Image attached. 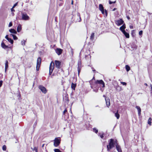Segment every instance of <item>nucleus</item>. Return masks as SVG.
Segmentation results:
<instances>
[{
  "mask_svg": "<svg viewBox=\"0 0 152 152\" xmlns=\"http://www.w3.org/2000/svg\"><path fill=\"white\" fill-rule=\"evenodd\" d=\"M148 14L149 15H151V13H150L148 12Z\"/></svg>",
  "mask_w": 152,
  "mask_h": 152,
  "instance_id": "nucleus-52",
  "label": "nucleus"
},
{
  "mask_svg": "<svg viewBox=\"0 0 152 152\" xmlns=\"http://www.w3.org/2000/svg\"><path fill=\"white\" fill-rule=\"evenodd\" d=\"M121 83L123 85L126 86V83L124 82H121Z\"/></svg>",
  "mask_w": 152,
  "mask_h": 152,
  "instance_id": "nucleus-38",
  "label": "nucleus"
},
{
  "mask_svg": "<svg viewBox=\"0 0 152 152\" xmlns=\"http://www.w3.org/2000/svg\"><path fill=\"white\" fill-rule=\"evenodd\" d=\"M21 15L22 16V19L23 20H28L29 19V17L27 15L25 12H21Z\"/></svg>",
  "mask_w": 152,
  "mask_h": 152,
  "instance_id": "nucleus-4",
  "label": "nucleus"
},
{
  "mask_svg": "<svg viewBox=\"0 0 152 152\" xmlns=\"http://www.w3.org/2000/svg\"><path fill=\"white\" fill-rule=\"evenodd\" d=\"M9 31L10 33H12L16 34L17 33L16 31L14 29H11Z\"/></svg>",
  "mask_w": 152,
  "mask_h": 152,
  "instance_id": "nucleus-19",
  "label": "nucleus"
},
{
  "mask_svg": "<svg viewBox=\"0 0 152 152\" xmlns=\"http://www.w3.org/2000/svg\"><path fill=\"white\" fill-rule=\"evenodd\" d=\"M54 63L52 61L50 64V67H49V75H50L53 71V70L54 69Z\"/></svg>",
  "mask_w": 152,
  "mask_h": 152,
  "instance_id": "nucleus-6",
  "label": "nucleus"
},
{
  "mask_svg": "<svg viewBox=\"0 0 152 152\" xmlns=\"http://www.w3.org/2000/svg\"><path fill=\"white\" fill-rule=\"evenodd\" d=\"M123 33L125 35L126 38H129V33L126 32L125 31H124V32H123Z\"/></svg>",
  "mask_w": 152,
  "mask_h": 152,
  "instance_id": "nucleus-20",
  "label": "nucleus"
},
{
  "mask_svg": "<svg viewBox=\"0 0 152 152\" xmlns=\"http://www.w3.org/2000/svg\"><path fill=\"white\" fill-rule=\"evenodd\" d=\"M125 68L127 72H128L130 69V67L128 65H126Z\"/></svg>",
  "mask_w": 152,
  "mask_h": 152,
  "instance_id": "nucleus-29",
  "label": "nucleus"
},
{
  "mask_svg": "<svg viewBox=\"0 0 152 152\" xmlns=\"http://www.w3.org/2000/svg\"><path fill=\"white\" fill-rule=\"evenodd\" d=\"M12 22H10V23H9V27H11L12 26Z\"/></svg>",
  "mask_w": 152,
  "mask_h": 152,
  "instance_id": "nucleus-41",
  "label": "nucleus"
},
{
  "mask_svg": "<svg viewBox=\"0 0 152 152\" xmlns=\"http://www.w3.org/2000/svg\"><path fill=\"white\" fill-rule=\"evenodd\" d=\"M26 42V40H23L21 42V45L23 46L25 45Z\"/></svg>",
  "mask_w": 152,
  "mask_h": 152,
  "instance_id": "nucleus-30",
  "label": "nucleus"
},
{
  "mask_svg": "<svg viewBox=\"0 0 152 152\" xmlns=\"http://www.w3.org/2000/svg\"><path fill=\"white\" fill-rule=\"evenodd\" d=\"M31 149L33 150V152H38L37 148L36 147H35L33 148H31Z\"/></svg>",
  "mask_w": 152,
  "mask_h": 152,
  "instance_id": "nucleus-31",
  "label": "nucleus"
},
{
  "mask_svg": "<svg viewBox=\"0 0 152 152\" xmlns=\"http://www.w3.org/2000/svg\"><path fill=\"white\" fill-rule=\"evenodd\" d=\"M64 101L65 102L67 103L69 101L67 95H66L63 98Z\"/></svg>",
  "mask_w": 152,
  "mask_h": 152,
  "instance_id": "nucleus-18",
  "label": "nucleus"
},
{
  "mask_svg": "<svg viewBox=\"0 0 152 152\" xmlns=\"http://www.w3.org/2000/svg\"><path fill=\"white\" fill-rule=\"evenodd\" d=\"M142 34V31H140L139 33V35H141Z\"/></svg>",
  "mask_w": 152,
  "mask_h": 152,
  "instance_id": "nucleus-42",
  "label": "nucleus"
},
{
  "mask_svg": "<svg viewBox=\"0 0 152 152\" xmlns=\"http://www.w3.org/2000/svg\"><path fill=\"white\" fill-rule=\"evenodd\" d=\"M115 2H116L115 1H113V2L111 1H110L109 2V3L110 4H111L113 3H115Z\"/></svg>",
  "mask_w": 152,
  "mask_h": 152,
  "instance_id": "nucleus-40",
  "label": "nucleus"
},
{
  "mask_svg": "<svg viewBox=\"0 0 152 152\" xmlns=\"http://www.w3.org/2000/svg\"><path fill=\"white\" fill-rule=\"evenodd\" d=\"M144 85H145L146 86H148L147 84V83H145Z\"/></svg>",
  "mask_w": 152,
  "mask_h": 152,
  "instance_id": "nucleus-50",
  "label": "nucleus"
},
{
  "mask_svg": "<svg viewBox=\"0 0 152 152\" xmlns=\"http://www.w3.org/2000/svg\"><path fill=\"white\" fill-rule=\"evenodd\" d=\"M44 144H43L42 145V147H43L44 146Z\"/></svg>",
  "mask_w": 152,
  "mask_h": 152,
  "instance_id": "nucleus-57",
  "label": "nucleus"
},
{
  "mask_svg": "<svg viewBox=\"0 0 152 152\" xmlns=\"http://www.w3.org/2000/svg\"><path fill=\"white\" fill-rule=\"evenodd\" d=\"M41 62V58L40 57L37 58L36 66V70L38 71L39 70Z\"/></svg>",
  "mask_w": 152,
  "mask_h": 152,
  "instance_id": "nucleus-5",
  "label": "nucleus"
},
{
  "mask_svg": "<svg viewBox=\"0 0 152 152\" xmlns=\"http://www.w3.org/2000/svg\"><path fill=\"white\" fill-rule=\"evenodd\" d=\"M77 17L79 18V19H78V20H77V21H78L79 22H80L81 21V17H80V13H78L77 14Z\"/></svg>",
  "mask_w": 152,
  "mask_h": 152,
  "instance_id": "nucleus-27",
  "label": "nucleus"
},
{
  "mask_svg": "<svg viewBox=\"0 0 152 152\" xmlns=\"http://www.w3.org/2000/svg\"><path fill=\"white\" fill-rule=\"evenodd\" d=\"M8 40H7L10 42L11 44H12L13 43V39H12L11 38H9Z\"/></svg>",
  "mask_w": 152,
  "mask_h": 152,
  "instance_id": "nucleus-34",
  "label": "nucleus"
},
{
  "mask_svg": "<svg viewBox=\"0 0 152 152\" xmlns=\"http://www.w3.org/2000/svg\"><path fill=\"white\" fill-rule=\"evenodd\" d=\"M93 91L96 92H97L98 91V89L96 88L94 89H93Z\"/></svg>",
  "mask_w": 152,
  "mask_h": 152,
  "instance_id": "nucleus-43",
  "label": "nucleus"
},
{
  "mask_svg": "<svg viewBox=\"0 0 152 152\" xmlns=\"http://www.w3.org/2000/svg\"><path fill=\"white\" fill-rule=\"evenodd\" d=\"M21 26L20 25H19L17 28V31L18 32H20L21 30Z\"/></svg>",
  "mask_w": 152,
  "mask_h": 152,
  "instance_id": "nucleus-22",
  "label": "nucleus"
},
{
  "mask_svg": "<svg viewBox=\"0 0 152 152\" xmlns=\"http://www.w3.org/2000/svg\"><path fill=\"white\" fill-rule=\"evenodd\" d=\"M95 83L97 86H102V88H100V90L102 92L104 89L103 88L105 87L104 83L103 81L102 80H97L96 81Z\"/></svg>",
  "mask_w": 152,
  "mask_h": 152,
  "instance_id": "nucleus-2",
  "label": "nucleus"
},
{
  "mask_svg": "<svg viewBox=\"0 0 152 152\" xmlns=\"http://www.w3.org/2000/svg\"><path fill=\"white\" fill-rule=\"evenodd\" d=\"M55 152H62L60 150L58 149H54Z\"/></svg>",
  "mask_w": 152,
  "mask_h": 152,
  "instance_id": "nucleus-36",
  "label": "nucleus"
},
{
  "mask_svg": "<svg viewBox=\"0 0 152 152\" xmlns=\"http://www.w3.org/2000/svg\"><path fill=\"white\" fill-rule=\"evenodd\" d=\"M115 116L116 117L117 119H118L120 117V115L118 114V111L115 113Z\"/></svg>",
  "mask_w": 152,
  "mask_h": 152,
  "instance_id": "nucleus-26",
  "label": "nucleus"
},
{
  "mask_svg": "<svg viewBox=\"0 0 152 152\" xmlns=\"http://www.w3.org/2000/svg\"><path fill=\"white\" fill-rule=\"evenodd\" d=\"M104 134L103 132L99 133L98 135L102 139H103L104 137Z\"/></svg>",
  "mask_w": 152,
  "mask_h": 152,
  "instance_id": "nucleus-25",
  "label": "nucleus"
},
{
  "mask_svg": "<svg viewBox=\"0 0 152 152\" xmlns=\"http://www.w3.org/2000/svg\"><path fill=\"white\" fill-rule=\"evenodd\" d=\"M5 38L7 40H8V39H9V37H8V35H7L5 37Z\"/></svg>",
  "mask_w": 152,
  "mask_h": 152,
  "instance_id": "nucleus-44",
  "label": "nucleus"
},
{
  "mask_svg": "<svg viewBox=\"0 0 152 152\" xmlns=\"http://www.w3.org/2000/svg\"><path fill=\"white\" fill-rule=\"evenodd\" d=\"M61 138L60 137H56L54 140V145L57 147L60 144L61 142Z\"/></svg>",
  "mask_w": 152,
  "mask_h": 152,
  "instance_id": "nucleus-3",
  "label": "nucleus"
},
{
  "mask_svg": "<svg viewBox=\"0 0 152 152\" xmlns=\"http://www.w3.org/2000/svg\"><path fill=\"white\" fill-rule=\"evenodd\" d=\"M126 17H127V18L128 19V20H130V17H129V16H126Z\"/></svg>",
  "mask_w": 152,
  "mask_h": 152,
  "instance_id": "nucleus-49",
  "label": "nucleus"
},
{
  "mask_svg": "<svg viewBox=\"0 0 152 152\" xmlns=\"http://www.w3.org/2000/svg\"><path fill=\"white\" fill-rule=\"evenodd\" d=\"M55 66L56 67H57L58 68H60V65L61 63L59 61L56 60L55 61Z\"/></svg>",
  "mask_w": 152,
  "mask_h": 152,
  "instance_id": "nucleus-11",
  "label": "nucleus"
},
{
  "mask_svg": "<svg viewBox=\"0 0 152 152\" xmlns=\"http://www.w3.org/2000/svg\"><path fill=\"white\" fill-rule=\"evenodd\" d=\"M130 28H133V27L132 26H130Z\"/></svg>",
  "mask_w": 152,
  "mask_h": 152,
  "instance_id": "nucleus-54",
  "label": "nucleus"
},
{
  "mask_svg": "<svg viewBox=\"0 0 152 152\" xmlns=\"http://www.w3.org/2000/svg\"><path fill=\"white\" fill-rule=\"evenodd\" d=\"M115 10H116V9L115 8H114V9H113V11H114Z\"/></svg>",
  "mask_w": 152,
  "mask_h": 152,
  "instance_id": "nucleus-51",
  "label": "nucleus"
},
{
  "mask_svg": "<svg viewBox=\"0 0 152 152\" xmlns=\"http://www.w3.org/2000/svg\"><path fill=\"white\" fill-rule=\"evenodd\" d=\"M92 70L93 72L95 71V70L94 69Z\"/></svg>",
  "mask_w": 152,
  "mask_h": 152,
  "instance_id": "nucleus-55",
  "label": "nucleus"
},
{
  "mask_svg": "<svg viewBox=\"0 0 152 152\" xmlns=\"http://www.w3.org/2000/svg\"><path fill=\"white\" fill-rule=\"evenodd\" d=\"M105 100L106 102V104L107 106L108 107L110 105V100L108 98H106Z\"/></svg>",
  "mask_w": 152,
  "mask_h": 152,
  "instance_id": "nucleus-13",
  "label": "nucleus"
},
{
  "mask_svg": "<svg viewBox=\"0 0 152 152\" xmlns=\"http://www.w3.org/2000/svg\"><path fill=\"white\" fill-rule=\"evenodd\" d=\"M99 9L100 11L104 10V8L103 5L101 4H99Z\"/></svg>",
  "mask_w": 152,
  "mask_h": 152,
  "instance_id": "nucleus-24",
  "label": "nucleus"
},
{
  "mask_svg": "<svg viewBox=\"0 0 152 152\" xmlns=\"http://www.w3.org/2000/svg\"><path fill=\"white\" fill-rule=\"evenodd\" d=\"M56 52V53L58 55H61L62 52L63 50L62 49L59 48H57L55 50Z\"/></svg>",
  "mask_w": 152,
  "mask_h": 152,
  "instance_id": "nucleus-10",
  "label": "nucleus"
},
{
  "mask_svg": "<svg viewBox=\"0 0 152 152\" xmlns=\"http://www.w3.org/2000/svg\"><path fill=\"white\" fill-rule=\"evenodd\" d=\"M2 150L4 151H5L6 150V146L5 145H4L2 147Z\"/></svg>",
  "mask_w": 152,
  "mask_h": 152,
  "instance_id": "nucleus-37",
  "label": "nucleus"
},
{
  "mask_svg": "<svg viewBox=\"0 0 152 152\" xmlns=\"http://www.w3.org/2000/svg\"><path fill=\"white\" fill-rule=\"evenodd\" d=\"M101 11V12L103 14L105 15V16L106 17H107V11L106 10H105L104 11V10L102 11Z\"/></svg>",
  "mask_w": 152,
  "mask_h": 152,
  "instance_id": "nucleus-21",
  "label": "nucleus"
},
{
  "mask_svg": "<svg viewBox=\"0 0 152 152\" xmlns=\"http://www.w3.org/2000/svg\"><path fill=\"white\" fill-rule=\"evenodd\" d=\"M72 4H73V1H72Z\"/></svg>",
  "mask_w": 152,
  "mask_h": 152,
  "instance_id": "nucleus-56",
  "label": "nucleus"
},
{
  "mask_svg": "<svg viewBox=\"0 0 152 152\" xmlns=\"http://www.w3.org/2000/svg\"><path fill=\"white\" fill-rule=\"evenodd\" d=\"M137 109L138 112V114L139 115H140L141 114V109L139 106H137L135 107Z\"/></svg>",
  "mask_w": 152,
  "mask_h": 152,
  "instance_id": "nucleus-15",
  "label": "nucleus"
},
{
  "mask_svg": "<svg viewBox=\"0 0 152 152\" xmlns=\"http://www.w3.org/2000/svg\"><path fill=\"white\" fill-rule=\"evenodd\" d=\"M67 110L66 109H65L63 112V114H64L67 112Z\"/></svg>",
  "mask_w": 152,
  "mask_h": 152,
  "instance_id": "nucleus-47",
  "label": "nucleus"
},
{
  "mask_svg": "<svg viewBox=\"0 0 152 152\" xmlns=\"http://www.w3.org/2000/svg\"><path fill=\"white\" fill-rule=\"evenodd\" d=\"M2 83H3V81L2 80L0 81V87H1L2 86Z\"/></svg>",
  "mask_w": 152,
  "mask_h": 152,
  "instance_id": "nucleus-45",
  "label": "nucleus"
},
{
  "mask_svg": "<svg viewBox=\"0 0 152 152\" xmlns=\"http://www.w3.org/2000/svg\"><path fill=\"white\" fill-rule=\"evenodd\" d=\"M37 121H36V122L34 123V125H33V128H34L36 127V125H37Z\"/></svg>",
  "mask_w": 152,
  "mask_h": 152,
  "instance_id": "nucleus-39",
  "label": "nucleus"
},
{
  "mask_svg": "<svg viewBox=\"0 0 152 152\" xmlns=\"http://www.w3.org/2000/svg\"><path fill=\"white\" fill-rule=\"evenodd\" d=\"M10 35H12L13 37L14 40H17L18 39L17 37L15 35L11 34Z\"/></svg>",
  "mask_w": 152,
  "mask_h": 152,
  "instance_id": "nucleus-33",
  "label": "nucleus"
},
{
  "mask_svg": "<svg viewBox=\"0 0 152 152\" xmlns=\"http://www.w3.org/2000/svg\"><path fill=\"white\" fill-rule=\"evenodd\" d=\"M103 96H104V97H105V96L104 95H103Z\"/></svg>",
  "mask_w": 152,
  "mask_h": 152,
  "instance_id": "nucleus-58",
  "label": "nucleus"
},
{
  "mask_svg": "<svg viewBox=\"0 0 152 152\" xmlns=\"http://www.w3.org/2000/svg\"><path fill=\"white\" fill-rule=\"evenodd\" d=\"M109 145H107V150L109 151L110 149H112L115 147V145L117 144V140H114L113 139H111L109 140Z\"/></svg>",
  "mask_w": 152,
  "mask_h": 152,
  "instance_id": "nucleus-1",
  "label": "nucleus"
},
{
  "mask_svg": "<svg viewBox=\"0 0 152 152\" xmlns=\"http://www.w3.org/2000/svg\"><path fill=\"white\" fill-rule=\"evenodd\" d=\"M124 22V21L122 19H121L119 20H116L115 21V23L117 25L119 26L122 24Z\"/></svg>",
  "mask_w": 152,
  "mask_h": 152,
  "instance_id": "nucleus-8",
  "label": "nucleus"
},
{
  "mask_svg": "<svg viewBox=\"0 0 152 152\" xmlns=\"http://www.w3.org/2000/svg\"><path fill=\"white\" fill-rule=\"evenodd\" d=\"M14 8H13V7L11 9V11L12 12L14 11L15 10H14Z\"/></svg>",
  "mask_w": 152,
  "mask_h": 152,
  "instance_id": "nucleus-48",
  "label": "nucleus"
},
{
  "mask_svg": "<svg viewBox=\"0 0 152 152\" xmlns=\"http://www.w3.org/2000/svg\"><path fill=\"white\" fill-rule=\"evenodd\" d=\"M1 46L4 49H6L8 48V46L6 45L3 42H2L1 43Z\"/></svg>",
  "mask_w": 152,
  "mask_h": 152,
  "instance_id": "nucleus-16",
  "label": "nucleus"
},
{
  "mask_svg": "<svg viewBox=\"0 0 152 152\" xmlns=\"http://www.w3.org/2000/svg\"><path fill=\"white\" fill-rule=\"evenodd\" d=\"M94 33H92L91 37H90V39L91 40H93L94 38Z\"/></svg>",
  "mask_w": 152,
  "mask_h": 152,
  "instance_id": "nucleus-28",
  "label": "nucleus"
},
{
  "mask_svg": "<svg viewBox=\"0 0 152 152\" xmlns=\"http://www.w3.org/2000/svg\"><path fill=\"white\" fill-rule=\"evenodd\" d=\"M126 28V26L125 24H123L121 26L120 28V30L122 32H124L125 31L124 29Z\"/></svg>",
  "mask_w": 152,
  "mask_h": 152,
  "instance_id": "nucleus-14",
  "label": "nucleus"
},
{
  "mask_svg": "<svg viewBox=\"0 0 152 152\" xmlns=\"http://www.w3.org/2000/svg\"><path fill=\"white\" fill-rule=\"evenodd\" d=\"M93 131L96 133H97L98 132V130L96 128H94L93 129Z\"/></svg>",
  "mask_w": 152,
  "mask_h": 152,
  "instance_id": "nucleus-35",
  "label": "nucleus"
},
{
  "mask_svg": "<svg viewBox=\"0 0 152 152\" xmlns=\"http://www.w3.org/2000/svg\"><path fill=\"white\" fill-rule=\"evenodd\" d=\"M76 86V84L72 83L71 84V87L74 90H75V87Z\"/></svg>",
  "mask_w": 152,
  "mask_h": 152,
  "instance_id": "nucleus-23",
  "label": "nucleus"
},
{
  "mask_svg": "<svg viewBox=\"0 0 152 152\" xmlns=\"http://www.w3.org/2000/svg\"><path fill=\"white\" fill-rule=\"evenodd\" d=\"M8 67V63L7 60H6L5 61V72H6L7 71V70Z\"/></svg>",
  "mask_w": 152,
  "mask_h": 152,
  "instance_id": "nucleus-17",
  "label": "nucleus"
},
{
  "mask_svg": "<svg viewBox=\"0 0 152 152\" xmlns=\"http://www.w3.org/2000/svg\"><path fill=\"white\" fill-rule=\"evenodd\" d=\"M18 2H17L16 3H15L13 6V8H14L15 7H16L18 4Z\"/></svg>",
  "mask_w": 152,
  "mask_h": 152,
  "instance_id": "nucleus-46",
  "label": "nucleus"
},
{
  "mask_svg": "<svg viewBox=\"0 0 152 152\" xmlns=\"http://www.w3.org/2000/svg\"><path fill=\"white\" fill-rule=\"evenodd\" d=\"M151 120H152L151 118H149L148 120V124H149L150 125H151Z\"/></svg>",
  "mask_w": 152,
  "mask_h": 152,
  "instance_id": "nucleus-32",
  "label": "nucleus"
},
{
  "mask_svg": "<svg viewBox=\"0 0 152 152\" xmlns=\"http://www.w3.org/2000/svg\"><path fill=\"white\" fill-rule=\"evenodd\" d=\"M115 146L116 149L118 152H122L121 147L118 144V143L116 144L115 145Z\"/></svg>",
  "mask_w": 152,
  "mask_h": 152,
  "instance_id": "nucleus-12",
  "label": "nucleus"
},
{
  "mask_svg": "<svg viewBox=\"0 0 152 152\" xmlns=\"http://www.w3.org/2000/svg\"><path fill=\"white\" fill-rule=\"evenodd\" d=\"M151 90L152 91V85H151Z\"/></svg>",
  "mask_w": 152,
  "mask_h": 152,
  "instance_id": "nucleus-53",
  "label": "nucleus"
},
{
  "mask_svg": "<svg viewBox=\"0 0 152 152\" xmlns=\"http://www.w3.org/2000/svg\"><path fill=\"white\" fill-rule=\"evenodd\" d=\"M39 88L43 93L46 94L47 93V90L43 86L40 85L39 87Z\"/></svg>",
  "mask_w": 152,
  "mask_h": 152,
  "instance_id": "nucleus-7",
  "label": "nucleus"
},
{
  "mask_svg": "<svg viewBox=\"0 0 152 152\" xmlns=\"http://www.w3.org/2000/svg\"><path fill=\"white\" fill-rule=\"evenodd\" d=\"M81 62L80 61H79L78 62V67H77V70H78V75H79V73L80 72L81 69Z\"/></svg>",
  "mask_w": 152,
  "mask_h": 152,
  "instance_id": "nucleus-9",
  "label": "nucleus"
}]
</instances>
